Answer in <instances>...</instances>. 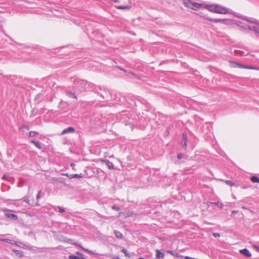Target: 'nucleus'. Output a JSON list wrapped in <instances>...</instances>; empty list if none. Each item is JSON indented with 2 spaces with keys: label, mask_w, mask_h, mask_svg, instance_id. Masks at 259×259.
Segmentation results:
<instances>
[{
  "label": "nucleus",
  "mask_w": 259,
  "mask_h": 259,
  "mask_svg": "<svg viewBox=\"0 0 259 259\" xmlns=\"http://www.w3.org/2000/svg\"><path fill=\"white\" fill-rule=\"evenodd\" d=\"M248 30L256 33L259 37V23L255 22L252 20L245 18L244 17V30Z\"/></svg>",
  "instance_id": "nucleus-1"
},
{
  "label": "nucleus",
  "mask_w": 259,
  "mask_h": 259,
  "mask_svg": "<svg viewBox=\"0 0 259 259\" xmlns=\"http://www.w3.org/2000/svg\"><path fill=\"white\" fill-rule=\"evenodd\" d=\"M183 4L187 8L191 9L196 11L203 7L202 4L193 2L190 0H183Z\"/></svg>",
  "instance_id": "nucleus-2"
},
{
  "label": "nucleus",
  "mask_w": 259,
  "mask_h": 259,
  "mask_svg": "<svg viewBox=\"0 0 259 259\" xmlns=\"http://www.w3.org/2000/svg\"><path fill=\"white\" fill-rule=\"evenodd\" d=\"M183 4L187 8L191 9L196 11L203 7L202 4L193 2L190 0H183Z\"/></svg>",
  "instance_id": "nucleus-3"
},
{
  "label": "nucleus",
  "mask_w": 259,
  "mask_h": 259,
  "mask_svg": "<svg viewBox=\"0 0 259 259\" xmlns=\"http://www.w3.org/2000/svg\"><path fill=\"white\" fill-rule=\"evenodd\" d=\"M229 13V11L227 8L222 7L220 5H217L215 9V13L226 14Z\"/></svg>",
  "instance_id": "nucleus-4"
},
{
  "label": "nucleus",
  "mask_w": 259,
  "mask_h": 259,
  "mask_svg": "<svg viewBox=\"0 0 259 259\" xmlns=\"http://www.w3.org/2000/svg\"><path fill=\"white\" fill-rule=\"evenodd\" d=\"M208 20L213 22L215 23H222L225 24H229L230 20L227 19H212L211 18H207Z\"/></svg>",
  "instance_id": "nucleus-5"
},
{
  "label": "nucleus",
  "mask_w": 259,
  "mask_h": 259,
  "mask_svg": "<svg viewBox=\"0 0 259 259\" xmlns=\"http://www.w3.org/2000/svg\"><path fill=\"white\" fill-rule=\"evenodd\" d=\"M230 66L233 68H243V65L235 61H230L229 62Z\"/></svg>",
  "instance_id": "nucleus-6"
},
{
  "label": "nucleus",
  "mask_w": 259,
  "mask_h": 259,
  "mask_svg": "<svg viewBox=\"0 0 259 259\" xmlns=\"http://www.w3.org/2000/svg\"><path fill=\"white\" fill-rule=\"evenodd\" d=\"M217 5H206L205 7L210 12L215 13V9Z\"/></svg>",
  "instance_id": "nucleus-7"
},
{
  "label": "nucleus",
  "mask_w": 259,
  "mask_h": 259,
  "mask_svg": "<svg viewBox=\"0 0 259 259\" xmlns=\"http://www.w3.org/2000/svg\"><path fill=\"white\" fill-rule=\"evenodd\" d=\"M74 128L72 127H69L63 131L62 135H65L69 133H73L74 132Z\"/></svg>",
  "instance_id": "nucleus-8"
},
{
  "label": "nucleus",
  "mask_w": 259,
  "mask_h": 259,
  "mask_svg": "<svg viewBox=\"0 0 259 259\" xmlns=\"http://www.w3.org/2000/svg\"><path fill=\"white\" fill-rule=\"evenodd\" d=\"M102 161L104 163H105L106 165L108 167V168L109 169H114V165L111 162H110L108 160H102Z\"/></svg>",
  "instance_id": "nucleus-9"
},
{
  "label": "nucleus",
  "mask_w": 259,
  "mask_h": 259,
  "mask_svg": "<svg viewBox=\"0 0 259 259\" xmlns=\"http://www.w3.org/2000/svg\"><path fill=\"white\" fill-rule=\"evenodd\" d=\"M14 244L22 248L28 249V247L27 245L20 242L15 241V243H14Z\"/></svg>",
  "instance_id": "nucleus-10"
},
{
  "label": "nucleus",
  "mask_w": 259,
  "mask_h": 259,
  "mask_svg": "<svg viewBox=\"0 0 259 259\" xmlns=\"http://www.w3.org/2000/svg\"><path fill=\"white\" fill-rule=\"evenodd\" d=\"M0 241L6 242L11 244H14V243H15V241L7 238H0Z\"/></svg>",
  "instance_id": "nucleus-11"
},
{
  "label": "nucleus",
  "mask_w": 259,
  "mask_h": 259,
  "mask_svg": "<svg viewBox=\"0 0 259 259\" xmlns=\"http://www.w3.org/2000/svg\"><path fill=\"white\" fill-rule=\"evenodd\" d=\"M78 88L83 89L84 88V85L87 84V82L84 80H80L78 81Z\"/></svg>",
  "instance_id": "nucleus-12"
},
{
  "label": "nucleus",
  "mask_w": 259,
  "mask_h": 259,
  "mask_svg": "<svg viewBox=\"0 0 259 259\" xmlns=\"http://www.w3.org/2000/svg\"><path fill=\"white\" fill-rule=\"evenodd\" d=\"M156 257L158 258H163L164 257V254L163 253L160 252V251L158 249L156 250Z\"/></svg>",
  "instance_id": "nucleus-13"
},
{
  "label": "nucleus",
  "mask_w": 259,
  "mask_h": 259,
  "mask_svg": "<svg viewBox=\"0 0 259 259\" xmlns=\"http://www.w3.org/2000/svg\"><path fill=\"white\" fill-rule=\"evenodd\" d=\"M244 69L259 70V68L256 66H252V65H245V64H244Z\"/></svg>",
  "instance_id": "nucleus-14"
},
{
  "label": "nucleus",
  "mask_w": 259,
  "mask_h": 259,
  "mask_svg": "<svg viewBox=\"0 0 259 259\" xmlns=\"http://www.w3.org/2000/svg\"><path fill=\"white\" fill-rule=\"evenodd\" d=\"M183 140L184 141V144H183V147L185 149L187 147V135L186 134H183Z\"/></svg>",
  "instance_id": "nucleus-15"
},
{
  "label": "nucleus",
  "mask_w": 259,
  "mask_h": 259,
  "mask_svg": "<svg viewBox=\"0 0 259 259\" xmlns=\"http://www.w3.org/2000/svg\"><path fill=\"white\" fill-rule=\"evenodd\" d=\"M31 143H32L38 149H41V144L38 141H35L34 140H32Z\"/></svg>",
  "instance_id": "nucleus-16"
},
{
  "label": "nucleus",
  "mask_w": 259,
  "mask_h": 259,
  "mask_svg": "<svg viewBox=\"0 0 259 259\" xmlns=\"http://www.w3.org/2000/svg\"><path fill=\"white\" fill-rule=\"evenodd\" d=\"M114 233L117 238L121 239L123 237L122 233L118 231L115 230Z\"/></svg>",
  "instance_id": "nucleus-17"
},
{
  "label": "nucleus",
  "mask_w": 259,
  "mask_h": 259,
  "mask_svg": "<svg viewBox=\"0 0 259 259\" xmlns=\"http://www.w3.org/2000/svg\"><path fill=\"white\" fill-rule=\"evenodd\" d=\"M250 180L253 183H259V178L255 176H253L251 177Z\"/></svg>",
  "instance_id": "nucleus-18"
},
{
  "label": "nucleus",
  "mask_w": 259,
  "mask_h": 259,
  "mask_svg": "<svg viewBox=\"0 0 259 259\" xmlns=\"http://www.w3.org/2000/svg\"><path fill=\"white\" fill-rule=\"evenodd\" d=\"M244 256L250 257L251 256V253L249 251V250L247 249L244 248Z\"/></svg>",
  "instance_id": "nucleus-19"
},
{
  "label": "nucleus",
  "mask_w": 259,
  "mask_h": 259,
  "mask_svg": "<svg viewBox=\"0 0 259 259\" xmlns=\"http://www.w3.org/2000/svg\"><path fill=\"white\" fill-rule=\"evenodd\" d=\"M12 251L14 252L17 255H19L20 257L23 256V252L22 251L12 249Z\"/></svg>",
  "instance_id": "nucleus-20"
},
{
  "label": "nucleus",
  "mask_w": 259,
  "mask_h": 259,
  "mask_svg": "<svg viewBox=\"0 0 259 259\" xmlns=\"http://www.w3.org/2000/svg\"><path fill=\"white\" fill-rule=\"evenodd\" d=\"M122 252H123L126 256H127L128 258H132V256L131 254H130L127 250L125 248H123L122 250Z\"/></svg>",
  "instance_id": "nucleus-21"
},
{
  "label": "nucleus",
  "mask_w": 259,
  "mask_h": 259,
  "mask_svg": "<svg viewBox=\"0 0 259 259\" xmlns=\"http://www.w3.org/2000/svg\"><path fill=\"white\" fill-rule=\"evenodd\" d=\"M66 95L69 97H70V98H75V99H76L77 97L76 96L72 93L70 92H69V91H67L66 92Z\"/></svg>",
  "instance_id": "nucleus-22"
},
{
  "label": "nucleus",
  "mask_w": 259,
  "mask_h": 259,
  "mask_svg": "<svg viewBox=\"0 0 259 259\" xmlns=\"http://www.w3.org/2000/svg\"><path fill=\"white\" fill-rule=\"evenodd\" d=\"M7 216L8 218H12L13 220H16L17 219V215L12 213H7Z\"/></svg>",
  "instance_id": "nucleus-23"
},
{
  "label": "nucleus",
  "mask_w": 259,
  "mask_h": 259,
  "mask_svg": "<svg viewBox=\"0 0 259 259\" xmlns=\"http://www.w3.org/2000/svg\"><path fill=\"white\" fill-rule=\"evenodd\" d=\"M82 177V176L81 174L78 175V174H74L72 175L71 177H70V178H81Z\"/></svg>",
  "instance_id": "nucleus-24"
},
{
  "label": "nucleus",
  "mask_w": 259,
  "mask_h": 259,
  "mask_svg": "<svg viewBox=\"0 0 259 259\" xmlns=\"http://www.w3.org/2000/svg\"><path fill=\"white\" fill-rule=\"evenodd\" d=\"M208 204L210 203V204H214L217 205H218V206L222 208L223 206V204L222 203H220L219 201L216 202V203H211V202H207Z\"/></svg>",
  "instance_id": "nucleus-25"
},
{
  "label": "nucleus",
  "mask_w": 259,
  "mask_h": 259,
  "mask_svg": "<svg viewBox=\"0 0 259 259\" xmlns=\"http://www.w3.org/2000/svg\"><path fill=\"white\" fill-rule=\"evenodd\" d=\"M116 8L118 9H130V7H129V6H118V7H116Z\"/></svg>",
  "instance_id": "nucleus-26"
},
{
  "label": "nucleus",
  "mask_w": 259,
  "mask_h": 259,
  "mask_svg": "<svg viewBox=\"0 0 259 259\" xmlns=\"http://www.w3.org/2000/svg\"><path fill=\"white\" fill-rule=\"evenodd\" d=\"M37 134V133H36L35 132H33V131L30 132H29V137H33Z\"/></svg>",
  "instance_id": "nucleus-27"
},
{
  "label": "nucleus",
  "mask_w": 259,
  "mask_h": 259,
  "mask_svg": "<svg viewBox=\"0 0 259 259\" xmlns=\"http://www.w3.org/2000/svg\"><path fill=\"white\" fill-rule=\"evenodd\" d=\"M81 248H82V249L83 250H85V251H87L88 253H91V254H94V253L92 251H91V250H89L88 249L84 248H83L82 247H81Z\"/></svg>",
  "instance_id": "nucleus-28"
},
{
  "label": "nucleus",
  "mask_w": 259,
  "mask_h": 259,
  "mask_svg": "<svg viewBox=\"0 0 259 259\" xmlns=\"http://www.w3.org/2000/svg\"><path fill=\"white\" fill-rule=\"evenodd\" d=\"M69 259H79V257L77 256L71 255L69 256Z\"/></svg>",
  "instance_id": "nucleus-29"
},
{
  "label": "nucleus",
  "mask_w": 259,
  "mask_h": 259,
  "mask_svg": "<svg viewBox=\"0 0 259 259\" xmlns=\"http://www.w3.org/2000/svg\"><path fill=\"white\" fill-rule=\"evenodd\" d=\"M225 183H226V184L227 185H230L231 186H232L233 185V183L232 182L230 181H228V180L226 181Z\"/></svg>",
  "instance_id": "nucleus-30"
},
{
  "label": "nucleus",
  "mask_w": 259,
  "mask_h": 259,
  "mask_svg": "<svg viewBox=\"0 0 259 259\" xmlns=\"http://www.w3.org/2000/svg\"><path fill=\"white\" fill-rule=\"evenodd\" d=\"M58 208H59V211L60 212H61H61H64V211H65V209H64V208H62V207H60V206H59V207H58Z\"/></svg>",
  "instance_id": "nucleus-31"
},
{
  "label": "nucleus",
  "mask_w": 259,
  "mask_h": 259,
  "mask_svg": "<svg viewBox=\"0 0 259 259\" xmlns=\"http://www.w3.org/2000/svg\"><path fill=\"white\" fill-rule=\"evenodd\" d=\"M112 208L114 210H117V211H118L119 210L120 208L119 207H117V206H116L115 205H113L112 207Z\"/></svg>",
  "instance_id": "nucleus-32"
},
{
  "label": "nucleus",
  "mask_w": 259,
  "mask_h": 259,
  "mask_svg": "<svg viewBox=\"0 0 259 259\" xmlns=\"http://www.w3.org/2000/svg\"><path fill=\"white\" fill-rule=\"evenodd\" d=\"M41 190L39 191L38 193H37V194L36 199L37 200H38L39 199L40 197V193H41Z\"/></svg>",
  "instance_id": "nucleus-33"
},
{
  "label": "nucleus",
  "mask_w": 259,
  "mask_h": 259,
  "mask_svg": "<svg viewBox=\"0 0 259 259\" xmlns=\"http://www.w3.org/2000/svg\"><path fill=\"white\" fill-rule=\"evenodd\" d=\"M213 236L215 237H220V235L218 233H214L213 234Z\"/></svg>",
  "instance_id": "nucleus-34"
},
{
  "label": "nucleus",
  "mask_w": 259,
  "mask_h": 259,
  "mask_svg": "<svg viewBox=\"0 0 259 259\" xmlns=\"http://www.w3.org/2000/svg\"><path fill=\"white\" fill-rule=\"evenodd\" d=\"M253 248L259 252V246L256 245H253Z\"/></svg>",
  "instance_id": "nucleus-35"
},
{
  "label": "nucleus",
  "mask_w": 259,
  "mask_h": 259,
  "mask_svg": "<svg viewBox=\"0 0 259 259\" xmlns=\"http://www.w3.org/2000/svg\"><path fill=\"white\" fill-rule=\"evenodd\" d=\"M182 157H183V155L182 154L180 153V154H178L177 158L179 159H181Z\"/></svg>",
  "instance_id": "nucleus-36"
},
{
  "label": "nucleus",
  "mask_w": 259,
  "mask_h": 259,
  "mask_svg": "<svg viewBox=\"0 0 259 259\" xmlns=\"http://www.w3.org/2000/svg\"><path fill=\"white\" fill-rule=\"evenodd\" d=\"M185 259H192L193 258L188 256H185Z\"/></svg>",
  "instance_id": "nucleus-37"
},
{
  "label": "nucleus",
  "mask_w": 259,
  "mask_h": 259,
  "mask_svg": "<svg viewBox=\"0 0 259 259\" xmlns=\"http://www.w3.org/2000/svg\"><path fill=\"white\" fill-rule=\"evenodd\" d=\"M238 212V211H236V210H234V211H232V215H233L234 213H236Z\"/></svg>",
  "instance_id": "nucleus-38"
},
{
  "label": "nucleus",
  "mask_w": 259,
  "mask_h": 259,
  "mask_svg": "<svg viewBox=\"0 0 259 259\" xmlns=\"http://www.w3.org/2000/svg\"><path fill=\"white\" fill-rule=\"evenodd\" d=\"M21 128H26L27 130H28V127L26 125H23L22 126Z\"/></svg>",
  "instance_id": "nucleus-39"
},
{
  "label": "nucleus",
  "mask_w": 259,
  "mask_h": 259,
  "mask_svg": "<svg viewBox=\"0 0 259 259\" xmlns=\"http://www.w3.org/2000/svg\"><path fill=\"white\" fill-rule=\"evenodd\" d=\"M239 252H240L241 254H243V249H240L239 250Z\"/></svg>",
  "instance_id": "nucleus-40"
},
{
  "label": "nucleus",
  "mask_w": 259,
  "mask_h": 259,
  "mask_svg": "<svg viewBox=\"0 0 259 259\" xmlns=\"http://www.w3.org/2000/svg\"><path fill=\"white\" fill-rule=\"evenodd\" d=\"M118 68H119L120 70H123V71H124V72H126V71L125 70H124V69H122V68H120V67H118Z\"/></svg>",
  "instance_id": "nucleus-41"
},
{
  "label": "nucleus",
  "mask_w": 259,
  "mask_h": 259,
  "mask_svg": "<svg viewBox=\"0 0 259 259\" xmlns=\"http://www.w3.org/2000/svg\"><path fill=\"white\" fill-rule=\"evenodd\" d=\"M76 253H77V254H78V255H82V254H81V253H79V252H76Z\"/></svg>",
  "instance_id": "nucleus-42"
},
{
  "label": "nucleus",
  "mask_w": 259,
  "mask_h": 259,
  "mask_svg": "<svg viewBox=\"0 0 259 259\" xmlns=\"http://www.w3.org/2000/svg\"><path fill=\"white\" fill-rule=\"evenodd\" d=\"M112 259H120L118 257L112 258Z\"/></svg>",
  "instance_id": "nucleus-43"
},
{
  "label": "nucleus",
  "mask_w": 259,
  "mask_h": 259,
  "mask_svg": "<svg viewBox=\"0 0 259 259\" xmlns=\"http://www.w3.org/2000/svg\"><path fill=\"white\" fill-rule=\"evenodd\" d=\"M74 164H73V163H71V166H74Z\"/></svg>",
  "instance_id": "nucleus-44"
},
{
  "label": "nucleus",
  "mask_w": 259,
  "mask_h": 259,
  "mask_svg": "<svg viewBox=\"0 0 259 259\" xmlns=\"http://www.w3.org/2000/svg\"><path fill=\"white\" fill-rule=\"evenodd\" d=\"M138 259H144V258H143V257H140V258H139Z\"/></svg>",
  "instance_id": "nucleus-45"
},
{
  "label": "nucleus",
  "mask_w": 259,
  "mask_h": 259,
  "mask_svg": "<svg viewBox=\"0 0 259 259\" xmlns=\"http://www.w3.org/2000/svg\"><path fill=\"white\" fill-rule=\"evenodd\" d=\"M65 175L67 176V177H69V175L68 174H65Z\"/></svg>",
  "instance_id": "nucleus-46"
},
{
  "label": "nucleus",
  "mask_w": 259,
  "mask_h": 259,
  "mask_svg": "<svg viewBox=\"0 0 259 259\" xmlns=\"http://www.w3.org/2000/svg\"><path fill=\"white\" fill-rule=\"evenodd\" d=\"M79 259H85V258L82 257V258H79Z\"/></svg>",
  "instance_id": "nucleus-47"
},
{
  "label": "nucleus",
  "mask_w": 259,
  "mask_h": 259,
  "mask_svg": "<svg viewBox=\"0 0 259 259\" xmlns=\"http://www.w3.org/2000/svg\"><path fill=\"white\" fill-rule=\"evenodd\" d=\"M168 252L170 253L171 254H172V252L171 251H168Z\"/></svg>",
  "instance_id": "nucleus-48"
}]
</instances>
